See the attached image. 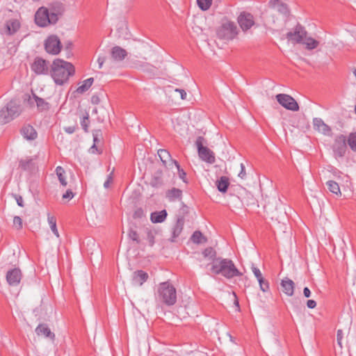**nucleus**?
<instances>
[{"mask_svg": "<svg viewBox=\"0 0 356 356\" xmlns=\"http://www.w3.org/2000/svg\"><path fill=\"white\" fill-rule=\"evenodd\" d=\"M189 213V208L182 202V206L179 210L177 218H181L184 220L185 216Z\"/></svg>", "mask_w": 356, "mask_h": 356, "instance_id": "42", "label": "nucleus"}, {"mask_svg": "<svg viewBox=\"0 0 356 356\" xmlns=\"http://www.w3.org/2000/svg\"><path fill=\"white\" fill-rule=\"evenodd\" d=\"M13 226L16 229L20 230L22 229V220L19 216H15L13 218Z\"/></svg>", "mask_w": 356, "mask_h": 356, "instance_id": "48", "label": "nucleus"}, {"mask_svg": "<svg viewBox=\"0 0 356 356\" xmlns=\"http://www.w3.org/2000/svg\"><path fill=\"white\" fill-rule=\"evenodd\" d=\"M76 129V127L75 126L67 127L64 128L65 132H67V134L74 133Z\"/></svg>", "mask_w": 356, "mask_h": 356, "instance_id": "60", "label": "nucleus"}, {"mask_svg": "<svg viewBox=\"0 0 356 356\" xmlns=\"http://www.w3.org/2000/svg\"><path fill=\"white\" fill-rule=\"evenodd\" d=\"M71 181H73V179H71ZM74 184L73 181H70V188H68L66 191L65 193H64L63 195V199L71 200L74 197V193L72 192V191H73L72 184Z\"/></svg>", "mask_w": 356, "mask_h": 356, "instance_id": "43", "label": "nucleus"}, {"mask_svg": "<svg viewBox=\"0 0 356 356\" xmlns=\"http://www.w3.org/2000/svg\"><path fill=\"white\" fill-rule=\"evenodd\" d=\"M49 10L52 13H54V12L56 13V14L59 16V15H61L62 13H63L64 8L61 3L54 2L51 4V6Z\"/></svg>", "mask_w": 356, "mask_h": 356, "instance_id": "37", "label": "nucleus"}, {"mask_svg": "<svg viewBox=\"0 0 356 356\" xmlns=\"http://www.w3.org/2000/svg\"><path fill=\"white\" fill-rule=\"evenodd\" d=\"M92 135H93L94 144L91 147V149H92V152H94V149L97 150V145L101 142L102 138V131L100 129H97V130L93 131Z\"/></svg>", "mask_w": 356, "mask_h": 356, "instance_id": "35", "label": "nucleus"}, {"mask_svg": "<svg viewBox=\"0 0 356 356\" xmlns=\"http://www.w3.org/2000/svg\"><path fill=\"white\" fill-rule=\"evenodd\" d=\"M202 254L203 257L207 259L208 261L207 263H202L200 264L201 268H207L209 266H212L213 264V261L218 259V257H217V252L216 251L211 247H209L205 248L202 252Z\"/></svg>", "mask_w": 356, "mask_h": 356, "instance_id": "16", "label": "nucleus"}, {"mask_svg": "<svg viewBox=\"0 0 356 356\" xmlns=\"http://www.w3.org/2000/svg\"><path fill=\"white\" fill-rule=\"evenodd\" d=\"M328 189L330 192H332L334 194H336L337 195H341V191L339 186V184L333 180H329L326 183Z\"/></svg>", "mask_w": 356, "mask_h": 356, "instance_id": "33", "label": "nucleus"}, {"mask_svg": "<svg viewBox=\"0 0 356 356\" xmlns=\"http://www.w3.org/2000/svg\"><path fill=\"white\" fill-rule=\"evenodd\" d=\"M207 143L206 139L202 136H198L195 141L197 152L200 158L209 163H213L216 158L214 153L207 147L204 146Z\"/></svg>", "mask_w": 356, "mask_h": 356, "instance_id": "5", "label": "nucleus"}, {"mask_svg": "<svg viewBox=\"0 0 356 356\" xmlns=\"http://www.w3.org/2000/svg\"><path fill=\"white\" fill-rule=\"evenodd\" d=\"M47 220L50 228L52 232L56 236V237H59V233L56 227V219L54 216H51L50 213L47 214Z\"/></svg>", "mask_w": 356, "mask_h": 356, "instance_id": "32", "label": "nucleus"}, {"mask_svg": "<svg viewBox=\"0 0 356 356\" xmlns=\"http://www.w3.org/2000/svg\"><path fill=\"white\" fill-rule=\"evenodd\" d=\"M113 183V179H106V181L104 184V186L106 188H108L111 184Z\"/></svg>", "mask_w": 356, "mask_h": 356, "instance_id": "63", "label": "nucleus"}, {"mask_svg": "<svg viewBox=\"0 0 356 356\" xmlns=\"http://www.w3.org/2000/svg\"><path fill=\"white\" fill-rule=\"evenodd\" d=\"M252 270L254 276L257 278V280L263 277L262 274L258 268L252 266Z\"/></svg>", "mask_w": 356, "mask_h": 356, "instance_id": "52", "label": "nucleus"}, {"mask_svg": "<svg viewBox=\"0 0 356 356\" xmlns=\"http://www.w3.org/2000/svg\"><path fill=\"white\" fill-rule=\"evenodd\" d=\"M307 306L309 308V309H314L316 307V302L315 300H307Z\"/></svg>", "mask_w": 356, "mask_h": 356, "instance_id": "57", "label": "nucleus"}, {"mask_svg": "<svg viewBox=\"0 0 356 356\" xmlns=\"http://www.w3.org/2000/svg\"><path fill=\"white\" fill-rule=\"evenodd\" d=\"M174 168L177 170L179 173V178H185L186 176V173L183 169L180 168V165L179 163L177 161V163L174 164Z\"/></svg>", "mask_w": 356, "mask_h": 356, "instance_id": "50", "label": "nucleus"}, {"mask_svg": "<svg viewBox=\"0 0 356 356\" xmlns=\"http://www.w3.org/2000/svg\"><path fill=\"white\" fill-rule=\"evenodd\" d=\"M175 92H178L180 93L181 99H186V92L184 90L177 88L175 89Z\"/></svg>", "mask_w": 356, "mask_h": 356, "instance_id": "58", "label": "nucleus"}, {"mask_svg": "<svg viewBox=\"0 0 356 356\" xmlns=\"http://www.w3.org/2000/svg\"><path fill=\"white\" fill-rule=\"evenodd\" d=\"M143 216H144V212L143 210L140 208L136 209L133 215L134 218H140Z\"/></svg>", "mask_w": 356, "mask_h": 356, "instance_id": "53", "label": "nucleus"}, {"mask_svg": "<svg viewBox=\"0 0 356 356\" xmlns=\"http://www.w3.org/2000/svg\"><path fill=\"white\" fill-rule=\"evenodd\" d=\"M19 22L17 19L8 21L6 24L7 33L8 35L15 33L19 29Z\"/></svg>", "mask_w": 356, "mask_h": 356, "instance_id": "28", "label": "nucleus"}, {"mask_svg": "<svg viewBox=\"0 0 356 356\" xmlns=\"http://www.w3.org/2000/svg\"><path fill=\"white\" fill-rule=\"evenodd\" d=\"M158 293L159 300L168 306L174 305L177 302L176 289L168 282L159 284Z\"/></svg>", "mask_w": 356, "mask_h": 356, "instance_id": "3", "label": "nucleus"}, {"mask_svg": "<svg viewBox=\"0 0 356 356\" xmlns=\"http://www.w3.org/2000/svg\"><path fill=\"white\" fill-rule=\"evenodd\" d=\"M111 56L114 60L121 61L127 56V52L121 47L115 46L111 50Z\"/></svg>", "mask_w": 356, "mask_h": 356, "instance_id": "23", "label": "nucleus"}, {"mask_svg": "<svg viewBox=\"0 0 356 356\" xmlns=\"http://www.w3.org/2000/svg\"><path fill=\"white\" fill-rule=\"evenodd\" d=\"M147 241L150 246H152L154 243V236L152 232L147 233Z\"/></svg>", "mask_w": 356, "mask_h": 356, "instance_id": "54", "label": "nucleus"}, {"mask_svg": "<svg viewBox=\"0 0 356 356\" xmlns=\"http://www.w3.org/2000/svg\"><path fill=\"white\" fill-rule=\"evenodd\" d=\"M259 284L260 289L263 292H267L269 290V283L264 277L257 280Z\"/></svg>", "mask_w": 356, "mask_h": 356, "instance_id": "41", "label": "nucleus"}, {"mask_svg": "<svg viewBox=\"0 0 356 356\" xmlns=\"http://www.w3.org/2000/svg\"><path fill=\"white\" fill-rule=\"evenodd\" d=\"M6 278L10 286H17L19 284L22 278V271L19 268L10 269L8 270Z\"/></svg>", "mask_w": 356, "mask_h": 356, "instance_id": "12", "label": "nucleus"}, {"mask_svg": "<svg viewBox=\"0 0 356 356\" xmlns=\"http://www.w3.org/2000/svg\"><path fill=\"white\" fill-rule=\"evenodd\" d=\"M210 273L221 275L227 279L242 275L232 260L222 257H218L213 261V264L210 267Z\"/></svg>", "mask_w": 356, "mask_h": 356, "instance_id": "2", "label": "nucleus"}, {"mask_svg": "<svg viewBox=\"0 0 356 356\" xmlns=\"http://www.w3.org/2000/svg\"><path fill=\"white\" fill-rule=\"evenodd\" d=\"M156 163H152V165L149 167L151 170H156L153 175V178L155 179L160 178V177L162 175V170L160 169H156Z\"/></svg>", "mask_w": 356, "mask_h": 356, "instance_id": "49", "label": "nucleus"}, {"mask_svg": "<svg viewBox=\"0 0 356 356\" xmlns=\"http://www.w3.org/2000/svg\"><path fill=\"white\" fill-rule=\"evenodd\" d=\"M56 172L58 176V178H62V176L65 172V170L62 167L58 166L56 169Z\"/></svg>", "mask_w": 356, "mask_h": 356, "instance_id": "56", "label": "nucleus"}, {"mask_svg": "<svg viewBox=\"0 0 356 356\" xmlns=\"http://www.w3.org/2000/svg\"><path fill=\"white\" fill-rule=\"evenodd\" d=\"M11 115H9L8 113V111H6L4 107L1 108L0 111V124H5L12 121Z\"/></svg>", "mask_w": 356, "mask_h": 356, "instance_id": "38", "label": "nucleus"}, {"mask_svg": "<svg viewBox=\"0 0 356 356\" xmlns=\"http://www.w3.org/2000/svg\"><path fill=\"white\" fill-rule=\"evenodd\" d=\"M14 197H15V199L16 200V202H17V204L19 207H24V202H23L22 197L19 195H14Z\"/></svg>", "mask_w": 356, "mask_h": 356, "instance_id": "55", "label": "nucleus"}, {"mask_svg": "<svg viewBox=\"0 0 356 356\" xmlns=\"http://www.w3.org/2000/svg\"><path fill=\"white\" fill-rule=\"evenodd\" d=\"M278 103L287 110L298 111L299 106L293 97L286 94H278L276 95Z\"/></svg>", "mask_w": 356, "mask_h": 356, "instance_id": "8", "label": "nucleus"}, {"mask_svg": "<svg viewBox=\"0 0 356 356\" xmlns=\"http://www.w3.org/2000/svg\"><path fill=\"white\" fill-rule=\"evenodd\" d=\"M149 276L147 273L143 270H136L134 272L132 275V284L135 286H142L147 281Z\"/></svg>", "mask_w": 356, "mask_h": 356, "instance_id": "21", "label": "nucleus"}, {"mask_svg": "<svg viewBox=\"0 0 356 356\" xmlns=\"http://www.w3.org/2000/svg\"><path fill=\"white\" fill-rule=\"evenodd\" d=\"M31 69L37 75H47L50 72L49 63L40 57H36L31 65Z\"/></svg>", "mask_w": 356, "mask_h": 356, "instance_id": "7", "label": "nucleus"}, {"mask_svg": "<svg viewBox=\"0 0 356 356\" xmlns=\"http://www.w3.org/2000/svg\"><path fill=\"white\" fill-rule=\"evenodd\" d=\"M343 331L341 330H338L337 331V344L339 346L342 348V339H343Z\"/></svg>", "mask_w": 356, "mask_h": 356, "instance_id": "51", "label": "nucleus"}, {"mask_svg": "<svg viewBox=\"0 0 356 356\" xmlns=\"http://www.w3.org/2000/svg\"><path fill=\"white\" fill-rule=\"evenodd\" d=\"M277 10L284 15H287L289 13L288 6L286 3L281 2L277 6Z\"/></svg>", "mask_w": 356, "mask_h": 356, "instance_id": "44", "label": "nucleus"}, {"mask_svg": "<svg viewBox=\"0 0 356 356\" xmlns=\"http://www.w3.org/2000/svg\"><path fill=\"white\" fill-rule=\"evenodd\" d=\"M106 58V57H99L97 59V62L99 64V67L102 68L103 66L104 63H105Z\"/></svg>", "mask_w": 356, "mask_h": 356, "instance_id": "61", "label": "nucleus"}, {"mask_svg": "<svg viewBox=\"0 0 356 356\" xmlns=\"http://www.w3.org/2000/svg\"><path fill=\"white\" fill-rule=\"evenodd\" d=\"M347 149L346 138L341 134L337 136L332 145V149L336 156L343 157Z\"/></svg>", "mask_w": 356, "mask_h": 356, "instance_id": "10", "label": "nucleus"}, {"mask_svg": "<svg viewBox=\"0 0 356 356\" xmlns=\"http://www.w3.org/2000/svg\"><path fill=\"white\" fill-rule=\"evenodd\" d=\"M213 0H197V5L202 10H207L212 4Z\"/></svg>", "mask_w": 356, "mask_h": 356, "instance_id": "39", "label": "nucleus"}, {"mask_svg": "<svg viewBox=\"0 0 356 356\" xmlns=\"http://www.w3.org/2000/svg\"><path fill=\"white\" fill-rule=\"evenodd\" d=\"M48 16V9L44 7L40 8L35 15V23L42 27L47 26L49 24Z\"/></svg>", "mask_w": 356, "mask_h": 356, "instance_id": "15", "label": "nucleus"}, {"mask_svg": "<svg viewBox=\"0 0 356 356\" xmlns=\"http://www.w3.org/2000/svg\"><path fill=\"white\" fill-rule=\"evenodd\" d=\"M184 225V220L182 219V217L177 218L176 223L174 225V227H172V239L171 240L172 241H173L174 239L176 238L177 237H178L179 236V234L181 233V232L183 230Z\"/></svg>", "mask_w": 356, "mask_h": 356, "instance_id": "26", "label": "nucleus"}, {"mask_svg": "<svg viewBox=\"0 0 356 356\" xmlns=\"http://www.w3.org/2000/svg\"><path fill=\"white\" fill-rule=\"evenodd\" d=\"M72 47V42L71 41H67V42L65 43V48L67 50L70 51Z\"/></svg>", "mask_w": 356, "mask_h": 356, "instance_id": "64", "label": "nucleus"}, {"mask_svg": "<svg viewBox=\"0 0 356 356\" xmlns=\"http://www.w3.org/2000/svg\"><path fill=\"white\" fill-rule=\"evenodd\" d=\"M303 294L305 298H309L311 296V291L308 287H305L303 289Z\"/></svg>", "mask_w": 356, "mask_h": 356, "instance_id": "62", "label": "nucleus"}, {"mask_svg": "<svg viewBox=\"0 0 356 356\" xmlns=\"http://www.w3.org/2000/svg\"><path fill=\"white\" fill-rule=\"evenodd\" d=\"M238 22L242 30L245 31L254 25V17L250 13L243 12L238 17Z\"/></svg>", "mask_w": 356, "mask_h": 356, "instance_id": "13", "label": "nucleus"}, {"mask_svg": "<svg viewBox=\"0 0 356 356\" xmlns=\"http://www.w3.org/2000/svg\"><path fill=\"white\" fill-rule=\"evenodd\" d=\"M93 81L94 79L92 77L85 80L82 85L77 88L76 92L79 94H83L91 87Z\"/></svg>", "mask_w": 356, "mask_h": 356, "instance_id": "30", "label": "nucleus"}, {"mask_svg": "<svg viewBox=\"0 0 356 356\" xmlns=\"http://www.w3.org/2000/svg\"><path fill=\"white\" fill-rule=\"evenodd\" d=\"M306 35L307 31L305 28L300 24H298L293 31H289L286 33V37L294 43H302Z\"/></svg>", "mask_w": 356, "mask_h": 356, "instance_id": "11", "label": "nucleus"}, {"mask_svg": "<svg viewBox=\"0 0 356 356\" xmlns=\"http://www.w3.org/2000/svg\"><path fill=\"white\" fill-rule=\"evenodd\" d=\"M237 34L238 28L236 24L227 19L223 20L220 26L217 29V35L222 40H233Z\"/></svg>", "mask_w": 356, "mask_h": 356, "instance_id": "4", "label": "nucleus"}, {"mask_svg": "<svg viewBox=\"0 0 356 356\" xmlns=\"http://www.w3.org/2000/svg\"><path fill=\"white\" fill-rule=\"evenodd\" d=\"M20 132L24 138L29 140H35L38 136L35 129L30 124L23 126Z\"/></svg>", "mask_w": 356, "mask_h": 356, "instance_id": "22", "label": "nucleus"}, {"mask_svg": "<svg viewBox=\"0 0 356 356\" xmlns=\"http://www.w3.org/2000/svg\"><path fill=\"white\" fill-rule=\"evenodd\" d=\"M4 108L8 111V113L9 115H11L10 118H12V120L15 119V118L18 117L21 112L22 108L21 106L15 100H11L5 106Z\"/></svg>", "mask_w": 356, "mask_h": 356, "instance_id": "19", "label": "nucleus"}, {"mask_svg": "<svg viewBox=\"0 0 356 356\" xmlns=\"http://www.w3.org/2000/svg\"><path fill=\"white\" fill-rule=\"evenodd\" d=\"M35 332L38 337H43L54 342L56 339L55 334L51 331L48 325L46 323H40L35 328Z\"/></svg>", "mask_w": 356, "mask_h": 356, "instance_id": "14", "label": "nucleus"}, {"mask_svg": "<svg viewBox=\"0 0 356 356\" xmlns=\"http://www.w3.org/2000/svg\"><path fill=\"white\" fill-rule=\"evenodd\" d=\"M167 217V212L165 210L161 211H155L151 213V220L154 223L162 222Z\"/></svg>", "mask_w": 356, "mask_h": 356, "instance_id": "27", "label": "nucleus"}, {"mask_svg": "<svg viewBox=\"0 0 356 356\" xmlns=\"http://www.w3.org/2000/svg\"><path fill=\"white\" fill-rule=\"evenodd\" d=\"M44 49L48 54L57 55L62 49V44L56 35L49 36L44 42Z\"/></svg>", "mask_w": 356, "mask_h": 356, "instance_id": "6", "label": "nucleus"}, {"mask_svg": "<svg viewBox=\"0 0 356 356\" xmlns=\"http://www.w3.org/2000/svg\"><path fill=\"white\" fill-rule=\"evenodd\" d=\"M229 179H216V185L221 193H226L229 186Z\"/></svg>", "mask_w": 356, "mask_h": 356, "instance_id": "31", "label": "nucleus"}, {"mask_svg": "<svg viewBox=\"0 0 356 356\" xmlns=\"http://www.w3.org/2000/svg\"><path fill=\"white\" fill-rule=\"evenodd\" d=\"M129 237L130 239L135 241L136 243L138 244L140 243V238H139L138 234L137 233L136 231H135L132 229H130V230L129 232Z\"/></svg>", "mask_w": 356, "mask_h": 356, "instance_id": "45", "label": "nucleus"}, {"mask_svg": "<svg viewBox=\"0 0 356 356\" xmlns=\"http://www.w3.org/2000/svg\"><path fill=\"white\" fill-rule=\"evenodd\" d=\"M313 125L314 129L318 132H321L325 136L332 135L331 128L327 124H326L322 119L318 118H314Z\"/></svg>", "mask_w": 356, "mask_h": 356, "instance_id": "20", "label": "nucleus"}, {"mask_svg": "<svg viewBox=\"0 0 356 356\" xmlns=\"http://www.w3.org/2000/svg\"><path fill=\"white\" fill-rule=\"evenodd\" d=\"M48 14H49V24H54L57 22V21L58 20V15L56 14V13L54 12H51L49 9H48Z\"/></svg>", "mask_w": 356, "mask_h": 356, "instance_id": "46", "label": "nucleus"}, {"mask_svg": "<svg viewBox=\"0 0 356 356\" xmlns=\"http://www.w3.org/2000/svg\"><path fill=\"white\" fill-rule=\"evenodd\" d=\"M81 124L82 128L86 132H88V124H89V115L86 113V115L83 116V120L81 122Z\"/></svg>", "mask_w": 356, "mask_h": 356, "instance_id": "47", "label": "nucleus"}, {"mask_svg": "<svg viewBox=\"0 0 356 356\" xmlns=\"http://www.w3.org/2000/svg\"><path fill=\"white\" fill-rule=\"evenodd\" d=\"M281 286L283 289V292L286 295L292 296L294 294L295 284L293 280L286 277L282 280Z\"/></svg>", "mask_w": 356, "mask_h": 356, "instance_id": "24", "label": "nucleus"}, {"mask_svg": "<svg viewBox=\"0 0 356 356\" xmlns=\"http://www.w3.org/2000/svg\"><path fill=\"white\" fill-rule=\"evenodd\" d=\"M191 240L193 243L197 244H200L203 243H206L207 241V239L205 236H204L201 232L200 231H195L193 234L191 236Z\"/></svg>", "mask_w": 356, "mask_h": 356, "instance_id": "34", "label": "nucleus"}, {"mask_svg": "<svg viewBox=\"0 0 356 356\" xmlns=\"http://www.w3.org/2000/svg\"><path fill=\"white\" fill-rule=\"evenodd\" d=\"M158 155L160 158L161 161L163 163V165L166 168L172 169L174 168V164L177 163V161L173 160L170 152L164 149H160L158 150Z\"/></svg>", "mask_w": 356, "mask_h": 356, "instance_id": "17", "label": "nucleus"}, {"mask_svg": "<svg viewBox=\"0 0 356 356\" xmlns=\"http://www.w3.org/2000/svg\"><path fill=\"white\" fill-rule=\"evenodd\" d=\"M226 174L227 175H225L220 169L219 173L216 172V178H230L235 175L243 178L245 175V166L243 163L234 164L233 166L229 167V171L226 172Z\"/></svg>", "mask_w": 356, "mask_h": 356, "instance_id": "9", "label": "nucleus"}, {"mask_svg": "<svg viewBox=\"0 0 356 356\" xmlns=\"http://www.w3.org/2000/svg\"><path fill=\"white\" fill-rule=\"evenodd\" d=\"M74 72L75 68L72 63L59 58L55 59L51 65V76L55 83L60 86L66 83Z\"/></svg>", "mask_w": 356, "mask_h": 356, "instance_id": "1", "label": "nucleus"}, {"mask_svg": "<svg viewBox=\"0 0 356 356\" xmlns=\"http://www.w3.org/2000/svg\"><path fill=\"white\" fill-rule=\"evenodd\" d=\"M280 0H270L268 3L269 6L272 8L277 7L280 3Z\"/></svg>", "mask_w": 356, "mask_h": 356, "instance_id": "59", "label": "nucleus"}, {"mask_svg": "<svg viewBox=\"0 0 356 356\" xmlns=\"http://www.w3.org/2000/svg\"><path fill=\"white\" fill-rule=\"evenodd\" d=\"M348 143L350 149L356 152V132L350 134L348 139Z\"/></svg>", "mask_w": 356, "mask_h": 356, "instance_id": "40", "label": "nucleus"}, {"mask_svg": "<svg viewBox=\"0 0 356 356\" xmlns=\"http://www.w3.org/2000/svg\"><path fill=\"white\" fill-rule=\"evenodd\" d=\"M33 98L36 103L38 109L40 111H41V112L46 111L49 109V108H50L49 104L47 102H46L44 99L38 97L35 94L33 95Z\"/></svg>", "mask_w": 356, "mask_h": 356, "instance_id": "29", "label": "nucleus"}, {"mask_svg": "<svg viewBox=\"0 0 356 356\" xmlns=\"http://www.w3.org/2000/svg\"><path fill=\"white\" fill-rule=\"evenodd\" d=\"M19 167L24 171L30 172V175H33L37 169L35 158L26 157L19 161Z\"/></svg>", "mask_w": 356, "mask_h": 356, "instance_id": "18", "label": "nucleus"}, {"mask_svg": "<svg viewBox=\"0 0 356 356\" xmlns=\"http://www.w3.org/2000/svg\"><path fill=\"white\" fill-rule=\"evenodd\" d=\"M305 41L304 42L302 41V43L306 45V48L307 49L312 50L318 47L319 42L317 41L316 40H315L312 38H306L305 37Z\"/></svg>", "mask_w": 356, "mask_h": 356, "instance_id": "36", "label": "nucleus"}, {"mask_svg": "<svg viewBox=\"0 0 356 356\" xmlns=\"http://www.w3.org/2000/svg\"><path fill=\"white\" fill-rule=\"evenodd\" d=\"M165 197L170 202H174L176 200L179 201L182 198V191L177 188H172L171 189L166 191Z\"/></svg>", "mask_w": 356, "mask_h": 356, "instance_id": "25", "label": "nucleus"}]
</instances>
